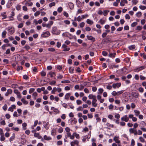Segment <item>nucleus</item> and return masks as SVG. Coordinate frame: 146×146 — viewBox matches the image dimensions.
Wrapping results in <instances>:
<instances>
[{
  "label": "nucleus",
  "mask_w": 146,
  "mask_h": 146,
  "mask_svg": "<svg viewBox=\"0 0 146 146\" xmlns=\"http://www.w3.org/2000/svg\"><path fill=\"white\" fill-rule=\"evenodd\" d=\"M51 33L54 35H58L60 33V31L57 29L56 27H52Z\"/></svg>",
  "instance_id": "1"
},
{
  "label": "nucleus",
  "mask_w": 146,
  "mask_h": 146,
  "mask_svg": "<svg viewBox=\"0 0 146 146\" xmlns=\"http://www.w3.org/2000/svg\"><path fill=\"white\" fill-rule=\"evenodd\" d=\"M50 35L49 32L48 31H46L45 32H43L41 35V36L42 37L45 38L48 37Z\"/></svg>",
  "instance_id": "2"
},
{
  "label": "nucleus",
  "mask_w": 146,
  "mask_h": 146,
  "mask_svg": "<svg viewBox=\"0 0 146 146\" xmlns=\"http://www.w3.org/2000/svg\"><path fill=\"white\" fill-rule=\"evenodd\" d=\"M8 33L10 35L13 34L15 32V29L13 27H9L8 28Z\"/></svg>",
  "instance_id": "3"
},
{
  "label": "nucleus",
  "mask_w": 146,
  "mask_h": 146,
  "mask_svg": "<svg viewBox=\"0 0 146 146\" xmlns=\"http://www.w3.org/2000/svg\"><path fill=\"white\" fill-rule=\"evenodd\" d=\"M79 143V141L78 140H75L71 142L70 145L71 146H74L75 145H76L77 146H78Z\"/></svg>",
  "instance_id": "4"
},
{
  "label": "nucleus",
  "mask_w": 146,
  "mask_h": 146,
  "mask_svg": "<svg viewBox=\"0 0 146 146\" xmlns=\"http://www.w3.org/2000/svg\"><path fill=\"white\" fill-rule=\"evenodd\" d=\"M121 120L122 121H124L125 122H127L129 121V117L127 116V115H124L121 118Z\"/></svg>",
  "instance_id": "5"
},
{
  "label": "nucleus",
  "mask_w": 146,
  "mask_h": 146,
  "mask_svg": "<svg viewBox=\"0 0 146 146\" xmlns=\"http://www.w3.org/2000/svg\"><path fill=\"white\" fill-rule=\"evenodd\" d=\"M88 98L90 99H92L93 100H96V96L95 95H94L93 94H90L88 95Z\"/></svg>",
  "instance_id": "6"
},
{
  "label": "nucleus",
  "mask_w": 146,
  "mask_h": 146,
  "mask_svg": "<svg viewBox=\"0 0 146 146\" xmlns=\"http://www.w3.org/2000/svg\"><path fill=\"white\" fill-rule=\"evenodd\" d=\"M121 86V83H116L113 84H112L113 87L114 88H115L116 87L119 88Z\"/></svg>",
  "instance_id": "7"
},
{
  "label": "nucleus",
  "mask_w": 146,
  "mask_h": 146,
  "mask_svg": "<svg viewBox=\"0 0 146 146\" xmlns=\"http://www.w3.org/2000/svg\"><path fill=\"white\" fill-rule=\"evenodd\" d=\"M145 68V66H141L140 67L137 68V69H135V72H138Z\"/></svg>",
  "instance_id": "8"
},
{
  "label": "nucleus",
  "mask_w": 146,
  "mask_h": 146,
  "mask_svg": "<svg viewBox=\"0 0 146 146\" xmlns=\"http://www.w3.org/2000/svg\"><path fill=\"white\" fill-rule=\"evenodd\" d=\"M119 138V136H115L113 138V139L116 143H119L120 142V141L118 139Z\"/></svg>",
  "instance_id": "9"
},
{
  "label": "nucleus",
  "mask_w": 146,
  "mask_h": 146,
  "mask_svg": "<svg viewBox=\"0 0 146 146\" xmlns=\"http://www.w3.org/2000/svg\"><path fill=\"white\" fill-rule=\"evenodd\" d=\"M34 136L35 137H37L38 139H41L42 138V136L40 135L39 133H34Z\"/></svg>",
  "instance_id": "10"
},
{
  "label": "nucleus",
  "mask_w": 146,
  "mask_h": 146,
  "mask_svg": "<svg viewBox=\"0 0 146 146\" xmlns=\"http://www.w3.org/2000/svg\"><path fill=\"white\" fill-rule=\"evenodd\" d=\"M125 3H127V0H121L120 3V5L121 6H123L125 5Z\"/></svg>",
  "instance_id": "11"
},
{
  "label": "nucleus",
  "mask_w": 146,
  "mask_h": 146,
  "mask_svg": "<svg viewBox=\"0 0 146 146\" xmlns=\"http://www.w3.org/2000/svg\"><path fill=\"white\" fill-rule=\"evenodd\" d=\"M44 139L45 140L49 141L51 140L52 138L50 136H47L46 135H45L44 136Z\"/></svg>",
  "instance_id": "12"
},
{
  "label": "nucleus",
  "mask_w": 146,
  "mask_h": 146,
  "mask_svg": "<svg viewBox=\"0 0 146 146\" xmlns=\"http://www.w3.org/2000/svg\"><path fill=\"white\" fill-rule=\"evenodd\" d=\"M70 95V93H67L66 94L65 96L64 99L67 100H68Z\"/></svg>",
  "instance_id": "13"
},
{
  "label": "nucleus",
  "mask_w": 146,
  "mask_h": 146,
  "mask_svg": "<svg viewBox=\"0 0 146 146\" xmlns=\"http://www.w3.org/2000/svg\"><path fill=\"white\" fill-rule=\"evenodd\" d=\"M116 55V53H110L108 55V56L109 57L114 58L115 57Z\"/></svg>",
  "instance_id": "14"
},
{
  "label": "nucleus",
  "mask_w": 146,
  "mask_h": 146,
  "mask_svg": "<svg viewBox=\"0 0 146 146\" xmlns=\"http://www.w3.org/2000/svg\"><path fill=\"white\" fill-rule=\"evenodd\" d=\"M97 101V100H96L92 101V105L93 107H95L97 106V104L96 103Z\"/></svg>",
  "instance_id": "15"
},
{
  "label": "nucleus",
  "mask_w": 146,
  "mask_h": 146,
  "mask_svg": "<svg viewBox=\"0 0 146 146\" xmlns=\"http://www.w3.org/2000/svg\"><path fill=\"white\" fill-rule=\"evenodd\" d=\"M87 38L89 40H92L93 41H95V38L92 36L88 35Z\"/></svg>",
  "instance_id": "16"
},
{
  "label": "nucleus",
  "mask_w": 146,
  "mask_h": 146,
  "mask_svg": "<svg viewBox=\"0 0 146 146\" xmlns=\"http://www.w3.org/2000/svg\"><path fill=\"white\" fill-rule=\"evenodd\" d=\"M68 5L70 9H73L74 7V5L71 2H69L68 3Z\"/></svg>",
  "instance_id": "17"
},
{
  "label": "nucleus",
  "mask_w": 146,
  "mask_h": 146,
  "mask_svg": "<svg viewBox=\"0 0 146 146\" xmlns=\"http://www.w3.org/2000/svg\"><path fill=\"white\" fill-rule=\"evenodd\" d=\"M15 137V134L14 133H13L12 134V136L9 138V141L11 142L14 139Z\"/></svg>",
  "instance_id": "18"
},
{
  "label": "nucleus",
  "mask_w": 146,
  "mask_h": 146,
  "mask_svg": "<svg viewBox=\"0 0 146 146\" xmlns=\"http://www.w3.org/2000/svg\"><path fill=\"white\" fill-rule=\"evenodd\" d=\"M106 22L105 20H103L102 19H100L98 22V23H100L101 25L104 24Z\"/></svg>",
  "instance_id": "19"
},
{
  "label": "nucleus",
  "mask_w": 146,
  "mask_h": 146,
  "mask_svg": "<svg viewBox=\"0 0 146 146\" xmlns=\"http://www.w3.org/2000/svg\"><path fill=\"white\" fill-rule=\"evenodd\" d=\"M86 22L88 24L91 25L93 24L94 23V22L92 21L89 19H88L87 20Z\"/></svg>",
  "instance_id": "20"
},
{
  "label": "nucleus",
  "mask_w": 146,
  "mask_h": 146,
  "mask_svg": "<svg viewBox=\"0 0 146 146\" xmlns=\"http://www.w3.org/2000/svg\"><path fill=\"white\" fill-rule=\"evenodd\" d=\"M48 75H50L51 77H52L55 76L56 74L54 72H50Z\"/></svg>",
  "instance_id": "21"
},
{
  "label": "nucleus",
  "mask_w": 146,
  "mask_h": 146,
  "mask_svg": "<svg viewBox=\"0 0 146 146\" xmlns=\"http://www.w3.org/2000/svg\"><path fill=\"white\" fill-rule=\"evenodd\" d=\"M21 101L23 102V103L25 104V105H27L28 104V102L26 101L25 98H23L21 99Z\"/></svg>",
  "instance_id": "22"
},
{
  "label": "nucleus",
  "mask_w": 146,
  "mask_h": 146,
  "mask_svg": "<svg viewBox=\"0 0 146 146\" xmlns=\"http://www.w3.org/2000/svg\"><path fill=\"white\" fill-rule=\"evenodd\" d=\"M104 90L102 88H100L98 89V94H102L104 92Z\"/></svg>",
  "instance_id": "23"
},
{
  "label": "nucleus",
  "mask_w": 146,
  "mask_h": 146,
  "mask_svg": "<svg viewBox=\"0 0 146 146\" xmlns=\"http://www.w3.org/2000/svg\"><path fill=\"white\" fill-rule=\"evenodd\" d=\"M7 34V32L6 31H4L2 34V37L3 38L5 37L6 35Z\"/></svg>",
  "instance_id": "24"
},
{
  "label": "nucleus",
  "mask_w": 146,
  "mask_h": 146,
  "mask_svg": "<svg viewBox=\"0 0 146 146\" xmlns=\"http://www.w3.org/2000/svg\"><path fill=\"white\" fill-rule=\"evenodd\" d=\"M37 96V94L36 92L33 93L32 94V96L34 100L36 99V97Z\"/></svg>",
  "instance_id": "25"
},
{
  "label": "nucleus",
  "mask_w": 146,
  "mask_h": 146,
  "mask_svg": "<svg viewBox=\"0 0 146 146\" xmlns=\"http://www.w3.org/2000/svg\"><path fill=\"white\" fill-rule=\"evenodd\" d=\"M133 95L135 98H137L139 96V94L138 93L134 92L133 93Z\"/></svg>",
  "instance_id": "26"
},
{
  "label": "nucleus",
  "mask_w": 146,
  "mask_h": 146,
  "mask_svg": "<svg viewBox=\"0 0 146 146\" xmlns=\"http://www.w3.org/2000/svg\"><path fill=\"white\" fill-rule=\"evenodd\" d=\"M134 112L135 113V114L136 116H137L140 113V111H139L137 110H135L134 111Z\"/></svg>",
  "instance_id": "27"
},
{
  "label": "nucleus",
  "mask_w": 146,
  "mask_h": 146,
  "mask_svg": "<svg viewBox=\"0 0 146 146\" xmlns=\"http://www.w3.org/2000/svg\"><path fill=\"white\" fill-rule=\"evenodd\" d=\"M132 4L133 5H135L138 2V1L137 0H132L131 1Z\"/></svg>",
  "instance_id": "28"
},
{
  "label": "nucleus",
  "mask_w": 146,
  "mask_h": 146,
  "mask_svg": "<svg viewBox=\"0 0 146 146\" xmlns=\"http://www.w3.org/2000/svg\"><path fill=\"white\" fill-rule=\"evenodd\" d=\"M5 13H1V15L3 17L2 18V19H4L7 18V15H5Z\"/></svg>",
  "instance_id": "29"
},
{
  "label": "nucleus",
  "mask_w": 146,
  "mask_h": 146,
  "mask_svg": "<svg viewBox=\"0 0 146 146\" xmlns=\"http://www.w3.org/2000/svg\"><path fill=\"white\" fill-rule=\"evenodd\" d=\"M1 135V138H0L1 141H4L5 139V138L4 137V135L3 134L1 135Z\"/></svg>",
  "instance_id": "30"
},
{
  "label": "nucleus",
  "mask_w": 146,
  "mask_h": 146,
  "mask_svg": "<svg viewBox=\"0 0 146 146\" xmlns=\"http://www.w3.org/2000/svg\"><path fill=\"white\" fill-rule=\"evenodd\" d=\"M135 130V129L134 128H131L129 129V131L130 133H134Z\"/></svg>",
  "instance_id": "31"
},
{
  "label": "nucleus",
  "mask_w": 146,
  "mask_h": 146,
  "mask_svg": "<svg viewBox=\"0 0 146 146\" xmlns=\"http://www.w3.org/2000/svg\"><path fill=\"white\" fill-rule=\"evenodd\" d=\"M135 48V46L134 45H132L129 46L128 47L129 48L130 50H132L134 49Z\"/></svg>",
  "instance_id": "32"
},
{
  "label": "nucleus",
  "mask_w": 146,
  "mask_h": 146,
  "mask_svg": "<svg viewBox=\"0 0 146 146\" xmlns=\"http://www.w3.org/2000/svg\"><path fill=\"white\" fill-rule=\"evenodd\" d=\"M22 126L23 127V129L25 130L26 129V127L27 126V124L26 123H23L22 124Z\"/></svg>",
  "instance_id": "33"
},
{
  "label": "nucleus",
  "mask_w": 146,
  "mask_h": 146,
  "mask_svg": "<svg viewBox=\"0 0 146 146\" xmlns=\"http://www.w3.org/2000/svg\"><path fill=\"white\" fill-rule=\"evenodd\" d=\"M110 11L109 10H105L104 11L103 15L104 16H106L108 14V13Z\"/></svg>",
  "instance_id": "34"
},
{
  "label": "nucleus",
  "mask_w": 146,
  "mask_h": 146,
  "mask_svg": "<svg viewBox=\"0 0 146 146\" xmlns=\"http://www.w3.org/2000/svg\"><path fill=\"white\" fill-rule=\"evenodd\" d=\"M38 121L37 120L35 121L33 126L32 127V129H33L34 128L33 127H35L36 126L38 123Z\"/></svg>",
  "instance_id": "35"
},
{
  "label": "nucleus",
  "mask_w": 146,
  "mask_h": 146,
  "mask_svg": "<svg viewBox=\"0 0 146 146\" xmlns=\"http://www.w3.org/2000/svg\"><path fill=\"white\" fill-rule=\"evenodd\" d=\"M142 15V13L141 12H138L136 13V15L137 17H140Z\"/></svg>",
  "instance_id": "36"
},
{
  "label": "nucleus",
  "mask_w": 146,
  "mask_h": 146,
  "mask_svg": "<svg viewBox=\"0 0 146 146\" xmlns=\"http://www.w3.org/2000/svg\"><path fill=\"white\" fill-rule=\"evenodd\" d=\"M48 50L49 51L53 52L55 51V49L52 48H48Z\"/></svg>",
  "instance_id": "37"
},
{
  "label": "nucleus",
  "mask_w": 146,
  "mask_h": 146,
  "mask_svg": "<svg viewBox=\"0 0 146 146\" xmlns=\"http://www.w3.org/2000/svg\"><path fill=\"white\" fill-rule=\"evenodd\" d=\"M139 8L141 10H145L146 9V6L143 5H140L139 7Z\"/></svg>",
  "instance_id": "38"
},
{
  "label": "nucleus",
  "mask_w": 146,
  "mask_h": 146,
  "mask_svg": "<svg viewBox=\"0 0 146 146\" xmlns=\"http://www.w3.org/2000/svg\"><path fill=\"white\" fill-rule=\"evenodd\" d=\"M49 124L48 122H47L44 125L45 128L46 129H48L49 128V127L48 126V125Z\"/></svg>",
  "instance_id": "39"
},
{
  "label": "nucleus",
  "mask_w": 146,
  "mask_h": 146,
  "mask_svg": "<svg viewBox=\"0 0 146 146\" xmlns=\"http://www.w3.org/2000/svg\"><path fill=\"white\" fill-rule=\"evenodd\" d=\"M138 90L141 93H143L144 91V89L142 87H140Z\"/></svg>",
  "instance_id": "40"
},
{
  "label": "nucleus",
  "mask_w": 146,
  "mask_h": 146,
  "mask_svg": "<svg viewBox=\"0 0 146 146\" xmlns=\"http://www.w3.org/2000/svg\"><path fill=\"white\" fill-rule=\"evenodd\" d=\"M81 16L82 19H84L88 17V15L87 14L85 15H81Z\"/></svg>",
  "instance_id": "41"
},
{
  "label": "nucleus",
  "mask_w": 146,
  "mask_h": 146,
  "mask_svg": "<svg viewBox=\"0 0 146 146\" xmlns=\"http://www.w3.org/2000/svg\"><path fill=\"white\" fill-rule=\"evenodd\" d=\"M137 24V23L136 22H135L131 24V27H133L136 26Z\"/></svg>",
  "instance_id": "42"
},
{
  "label": "nucleus",
  "mask_w": 146,
  "mask_h": 146,
  "mask_svg": "<svg viewBox=\"0 0 146 146\" xmlns=\"http://www.w3.org/2000/svg\"><path fill=\"white\" fill-rule=\"evenodd\" d=\"M69 72L70 73H73L74 71V69L72 67H70L69 68Z\"/></svg>",
  "instance_id": "43"
},
{
  "label": "nucleus",
  "mask_w": 146,
  "mask_h": 146,
  "mask_svg": "<svg viewBox=\"0 0 146 146\" xmlns=\"http://www.w3.org/2000/svg\"><path fill=\"white\" fill-rule=\"evenodd\" d=\"M24 48H25L26 50H27L30 49V47L29 45L26 44L24 46Z\"/></svg>",
  "instance_id": "44"
},
{
  "label": "nucleus",
  "mask_w": 146,
  "mask_h": 146,
  "mask_svg": "<svg viewBox=\"0 0 146 146\" xmlns=\"http://www.w3.org/2000/svg\"><path fill=\"white\" fill-rule=\"evenodd\" d=\"M55 5V3L54 2H53L49 4V6L50 7H52L54 6Z\"/></svg>",
  "instance_id": "45"
},
{
  "label": "nucleus",
  "mask_w": 146,
  "mask_h": 146,
  "mask_svg": "<svg viewBox=\"0 0 146 146\" xmlns=\"http://www.w3.org/2000/svg\"><path fill=\"white\" fill-rule=\"evenodd\" d=\"M139 139L141 142L144 143L145 142L144 139L142 137H139Z\"/></svg>",
  "instance_id": "46"
},
{
  "label": "nucleus",
  "mask_w": 146,
  "mask_h": 146,
  "mask_svg": "<svg viewBox=\"0 0 146 146\" xmlns=\"http://www.w3.org/2000/svg\"><path fill=\"white\" fill-rule=\"evenodd\" d=\"M40 11H37L35 13L34 16L36 17L37 16L40 14Z\"/></svg>",
  "instance_id": "47"
},
{
  "label": "nucleus",
  "mask_w": 146,
  "mask_h": 146,
  "mask_svg": "<svg viewBox=\"0 0 146 146\" xmlns=\"http://www.w3.org/2000/svg\"><path fill=\"white\" fill-rule=\"evenodd\" d=\"M84 25H85V23L84 22H82L80 24V25H79L81 28H83V27H84Z\"/></svg>",
  "instance_id": "48"
},
{
  "label": "nucleus",
  "mask_w": 146,
  "mask_h": 146,
  "mask_svg": "<svg viewBox=\"0 0 146 146\" xmlns=\"http://www.w3.org/2000/svg\"><path fill=\"white\" fill-rule=\"evenodd\" d=\"M7 104H5V105L3 106V109L4 111H6L7 110Z\"/></svg>",
  "instance_id": "49"
},
{
  "label": "nucleus",
  "mask_w": 146,
  "mask_h": 146,
  "mask_svg": "<svg viewBox=\"0 0 146 146\" xmlns=\"http://www.w3.org/2000/svg\"><path fill=\"white\" fill-rule=\"evenodd\" d=\"M76 103L78 105H79L81 104L82 103V102L80 100H76Z\"/></svg>",
  "instance_id": "50"
},
{
  "label": "nucleus",
  "mask_w": 146,
  "mask_h": 146,
  "mask_svg": "<svg viewBox=\"0 0 146 146\" xmlns=\"http://www.w3.org/2000/svg\"><path fill=\"white\" fill-rule=\"evenodd\" d=\"M12 130H14L16 131H19V128L18 127L15 128L14 127H12L11 128Z\"/></svg>",
  "instance_id": "51"
},
{
  "label": "nucleus",
  "mask_w": 146,
  "mask_h": 146,
  "mask_svg": "<svg viewBox=\"0 0 146 146\" xmlns=\"http://www.w3.org/2000/svg\"><path fill=\"white\" fill-rule=\"evenodd\" d=\"M35 89L34 88H31L29 89V93L31 94L34 91Z\"/></svg>",
  "instance_id": "52"
},
{
  "label": "nucleus",
  "mask_w": 146,
  "mask_h": 146,
  "mask_svg": "<svg viewBox=\"0 0 146 146\" xmlns=\"http://www.w3.org/2000/svg\"><path fill=\"white\" fill-rule=\"evenodd\" d=\"M63 131V129L61 127L59 128L58 130V132L60 133H62Z\"/></svg>",
  "instance_id": "53"
},
{
  "label": "nucleus",
  "mask_w": 146,
  "mask_h": 146,
  "mask_svg": "<svg viewBox=\"0 0 146 146\" xmlns=\"http://www.w3.org/2000/svg\"><path fill=\"white\" fill-rule=\"evenodd\" d=\"M63 78V76L60 74H58L57 78L58 79H61Z\"/></svg>",
  "instance_id": "54"
},
{
  "label": "nucleus",
  "mask_w": 146,
  "mask_h": 146,
  "mask_svg": "<svg viewBox=\"0 0 146 146\" xmlns=\"http://www.w3.org/2000/svg\"><path fill=\"white\" fill-rule=\"evenodd\" d=\"M10 100L12 102H14L15 101V99L14 97L11 96L10 98Z\"/></svg>",
  "instance_id": "55"
},
{
  "label": "nucleus",
  "mask_w": 146,
  "mask_h": 146,
  "mask_svg": "<svg viewBox=\"0 0 146 146\" xmlns=\"http://www.w3.org/2000/svg\"><path fill=\"white\" fill-rule=\"evenodd\" d=\"M74 134H75V137L78 139H79V135L78 134V133H73V135H74Z\"/></svg>",
  "instance_id": "56"
},
{
  "label": "nucleus",
  "mask_w": 146,
  "mask_h": 146,
  "mask_svg": "<svg viewBox=\"0 0 146 146\" xmlns=\"http://www.w3.org/2000/svg\"><path fill=\"white\" fill-rule=\"evenodd\" d=\"M40 74L42 76H44L46 75V73L44 71H42L41 72Z\"/></svg>",
  "instance_id": "57"
},
{
  "label": "nucleus",
  "mask_w": 146,
  "mask_h": 146,
  "mask_svg": "<svg viewBox=\"0 0 146 146\" xmlns=\"http://www.w3.org/2000/svg\"><path fill=\"white\" fill-rule=\"evenodd\" d=\"M102 54L104 56H107L108 54V53L105 51H103L102 52Z\"/></svg>",
  "instance_id": "58"
},
{
  "label": "nucleus",
  "mask_w": 146,
  "mask_h": 146,
  "mask_svg": "<svg viewBox=\"0 0 146 146\" xmlns=\"http://www.w3.org/2000/svg\"><path fill=\"white\" fill-rule=\"evenodd\" d=\"M62 10V7H60L58 8L57 9L59 13H60Z\"/></svg>",
  "instance_id": "59"
},
{
  "label": "nucleus",
  "mask_w": 146,
  "mask_h": 146,
  "mask_svg": "<svg viewBox=\"0 0 146 146\" xmlns=\"http://www.w3.org/2000/svg\"><path fill=\"white\" fill-rule=\"evenodd\" d=\"M56 82L55 81H52L49 83V84L51 85H53L55 84Z\"/></svg>",
  "instance_id": "60"
},
{
  "label": "nucleus",
  "mask_w": 146,
  "mask_h": 146,
  "mask_svg": "<svg viewBox=\"0 0 146 146\" xmlns=\"http://www.w3.org/2000/svg\"><path fill=\"white\" fill-rule=\"evenodd\" d=\"M64 22L67 25H69L70 23V22L68 20H64Z\"/></svg>",
  "instance_id": "61"
},
{
  "label": "nucleus",
  "mask_w": 146,
  "mask_h": 146,
  "mask_svg": "<svg viewBox=\"0 0 146 146\" xmlns=\"http://www.w3.org/2000/svg\"><path fill=\"white\" fill-rule=\"evenodd\" d=\"M142 29V27L141 26H138L137 27V30L138 31H140Z\"/></svg>",
  "instance_id": "62"
},
{
  "label": "nucleus",
  "mask_w": 146,
  "mask_h": 146,
  "mask_svg": "<svg viewBox=\"0 0 146 146\" xmlns=\"http://www.w3.org/2000/svg\"><path fill=\"white\" fill-rule=\"evenodd\" d=\"M5 117L7 119H9L10 118L11 116L10 114L7 113L5 115Z\"/></svg>",
  "instance_id": "63"
},
{
  "label": "nucleus",
  "mask_w": 146,
  "mask_h": 146,
  "mask_svg": "<svg viewBox=\"0 0 146 146\" xmlns=\"http://www.w3.org/2000/svg\"><path fill=\"white\" fill-rule=\"evenodd\" d=\"M23 78L24 79L27 80L29 78V77L27 75H24L23 76Z\"/></svg>",
  "instance_id": "64"
}]
</instances>
